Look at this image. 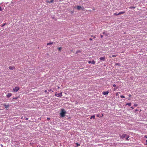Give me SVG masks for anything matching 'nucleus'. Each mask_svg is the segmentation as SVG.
Returning <instances> with one entry per match:
<instances>
[{
	"instance_id": "nucleus-1",
	"label": "nucleus",
	"mask_w": 147,
	"mask_h": 147,
	"mask_svg": "<svg viewBox=\"0 0 147 147\" xmlns=\"http://www.w3.org/2000/svg\"><path fill=\"white\" fill-rule=\"evenodd\" d=\"M61 112L60 113V116L62 117H65V114H66V112L64 109H61Z\"/></svg>"
},
{
	"instance_id": "nucleus-2",
	"label": "nucleus",
	"mask_w": 147,
	"mask_h": 147,
	"mask_svg": "<svg viewBox=\"0 0 147 147\" xmlns=\"http://www.w3.org/2000/svg\"><path fill=\"white\" fill-rule=\"evenodd\" d=\"M127 135L126 134H123V135H121L120 134L119 135V136H120V138H122V139H123V138H126V137L127 136Z\"/></svg>"
},
{
	"instance_id": "nucleus-3",
	"label": "nucleus",
	"mask_w": 147,
	"mask_h": 147,
	"mask_svg": "<svg viewBox=\"0 0 147 147\" xmlns=\"http://www.w3.org/2000/svg\"><path fill=\"white\" fill-rule=\"evenodd\" d=\"M20 89V88L16 86L15 88L13 89V92H17Z\"/></svg>"
},
{
	"instance_id": "nucleus-4",
	"label": "nucleus",
	"mask_w": 147,
	"mask_h": 147,
	"mask_svg": "<svg viewBox=\"0 0 147 147\" xmlns=\"http://www.w3.org/2000/svg\"><path fill=\"white\" fill-rule=\"evenodd\" d=\"M55 96H57V97H59L62 96V94L61 93H58L57 92H56L55 93Z\"/></svg>"
},
{
	"instance_id": "nucleus-5",
	"label": "nucleus",
	"mask_w": 147,
	"mask_h": 147,
	"mask_svg": "<svg viewBox=\"0 0 147 147\" xmlns=\"http://www.w3.org/2000/svg\"><path fill=\"white\" fill-rule=\"evenodd\" d=\"M113 87H115V88L114 89H113V90L114 91H115L116 90H117V89H118L119 88V86H116V85H115V84H113Z\"/></svg>"
},
{
	"instance_id": "nucleus-6",
	"label": "nucleus",
	"mask_w": 147,
	"mask_h": 147,
	"mask_svg": "<svg viewBox=\"0 0 147 147\" xmlns=\"http://www.w3.org/2000/svg\"><path fill=\"white\" fill-rule=\"evenodd\" d=\"M11 95H12V94L11 93H8L6 95L7 97L8 98H9V97H10L11 96Z\"/></svg>"
},
{
	"instance_id": "nucleus-7",
	"label": "nucleus",
	"mask_w": 147,
	"mask_h": 147,
	"mask_svg": "<svg viewBox=\"0 0 147 147\" xmlns=\"http://www.w3.org/2000/svg\"><path fill=\"white\" fill-rule=\"evenodd\" d=\"M100 59L101 61H104L105 60V57H101L100 58Z\"/></svg>"
},
{
	"instance_id": "nucleus-8",
	"label": "nucleus",
	"mask_w": 147,
	"mask_h": 147,
	"mask_svg": "<svg viewBox=\"0 0 147 147\" xmlns=\"http://www.w3.org/2000/svg\"><path fill=\"white\" fill-rule=\"evenodd\" d=\"M109 93V92L108 91H104L102 92V94L104 95H107Z\"/></svg>"
},
{
	"instance_id": "nucleus-9",
	"label": "nucleus",
	"mask_w": 147,
	"mask_h": 147,
	"mask_svg": "<svg viewBox=\"0 0 147 147\" xmlns=\"http://www.w3.org/2000/svg\"><path fill=\"white\" fill-rule=\"evenodd\" d=\"M9 69H10V70H13V69H14V67L10 66L9 67Z\"/></svg>"
},
{
	"instance_id": "nucleus-10",
	"label": "nucleus",
	"mask_w": 147,
	"mask_h": 147,
	"mask_svg": "<svg viewBox=\"0 0 147 147\" xmlns=\"http://www.w3.org/2000/svg\"><path fill=\"white\" fill-rule=\"evenodd\" d=\"M4 107H5V108H8V107H9V104H8L7 105H6L5 104H4Z\"/></svg>"
},
{
	"instance_id": "nucleus-11",
	"label": "nucleus",
	"mask_w": 147,
	"mask_h": 147,
	"mask_svg": "<svg viewBox=\"0 0 147 147\" xmlns=\"http://www.w3.org/2000/svg\"><path fill=\"white\" fill-rule=\"evenodd\" d=\"M88 63H91L92 64H94L95 63V61L94 60L92 61H89L88 62Z\"/></svg>"
},
{
	"instance_id": "nucleus-12",
	"label": "nucleus",
	"mask_w": 147,
	"mask_h": 147,
	"mask_svg": "<svg viewBox=\"0 0 147 147\" xmlns=\"http://www.w3.org/2000/svg\"><path fill=\"white\" fill-rule=\"evenodd\" d=\"M82 7L80 6H77V9L78 10L80 9Z\"/></svg>"
},
{
	"instance_id": "nucleus-13",
	"label": "nucleus",
	"mask_w": 147,
	"mask_h": 147,
	"mask_svg": "<svg viewBox=\"0 0 147 147\" xmlns=\"http://www.w3.org/2000/svg\"><path fill=\"white\" fill-rule=\"evenodd\" d=\"M95 115H92L90 117V119H91L92 118L94 119L95 118Z\"/></svg>"
},
{
	"instance_id": "nucleus-14",
	"label": "nucleus",
	"mask_w": 147,
	"mask_h": 147,
	"mask_svg": "<svg viewBox=\"0 0 147 147\" xmlns=\"http://www.w3.org/2000/svg\"><path fill=\"white\" fill-rule=\"evenodd\" d=\"M53 44V42H52L47 43V45H51L52 44Z\"/></svg>"
},
{
	"instance_id": "nucleus-15",
	"label": "nucleus",
	"mask_w": 147,
	"mask_h": 147,
	"mask_svg": "<svg viewBox=\"0 0 147 147\" xmlns=\"http://www.w3.org/2000/svg\"><path fill=\"white\" fill-rule=\"evenodd\" d=\"M129 138V136L128 135H127V136L125 138H126V140H128V138Z\"/></svg>"
},
{
	"instance_id": "nucleus-16",
	"label": "nucleus",
	"mask_w": 147,
	"mask_h": 147,
	"mask_svg": "<svg viewBox=\"0 0 147 147\" xmlns=\"http://www.w3.org/2000/svg\"><path fill=\"white\" fill-rule=\"evenodd\" d=\"M126 105H128L129 106H130L131 105V103H127L126 104Z\"/></svg>"
},
{
	"instance_id": "nucleus-17",
	"label": "nucleus",
	"mask_w": 147,
	"mask_h": 147,
	"mask_svg": "<svg viewBox=\"0 0 147 147\" xmlns=\"http://www.w3.org/2000/svg\"><path fill=\"white\" fill-rule=\"evenodd\" d=\"M129 9H134L135 8V7H133V6H131L129 7Z\"/></svg>"
},
{
	"instance_id": "nucleus-18",
	"label": "nucleus",
	"mask_w": 147,
	"mask_h": 147,
	"mask_svg": "<svg viewBox=\"0 0 147 147\" xmlns=\"http://www.w3.org/2000/svg\"><path fill=\"white\" fill-rule=\"evenodd\" d=\"M125 13V11H121V12H119V14L120 15L121 14H123V13Z\"/></svg>"
},
{
	"instance_id": "nucleus-19",
	"label": "nucleus",
	"mask_w": 147,
	"mask_h": 147,
	"mask_svg": "<svg viewBox=\"0 0 147 147\" xmlns=\"http://www.w3.org/2000/svg\"><path fill=\"white\" fill-rule=\"evenodd\" d=\"M114 15L115 16H118L119 15V13H114Z\"/></svg>"
},
{
	"instance_id": "nucleus-20",
	"label": "nucleus",
	"mask_w": 147,
	"mask_h": 147,
	"mask_svg": "<svg viewBox=\"0 0 147 147\" xmlns=\"http://www.w3.org/2000/svg\"><path fill=\"white\" fill-rule=\"evenodd\" d=\"M115 65H120V63H116L115 64Z\"/></svg>"
},
{
	"instance_id": "nucleus-21",
	"label": "nucleus",
	"mask_w": 147,
	"mask_h": 147,
	"mask_svg": "<svg viewBox=\"0 0 147 147\" xmlns=\"http://www.w3.org/2000/svg\"><path fill=\"white\" fill-rule=\"evenodd\" d=\"M54 2V0H51L49 2H48L49 3H52L53 2Z\"/></svg>"
},
{
	"instance_id": "nucleus-22",
	"label": "nucleus",
	"mask_w": 147,
	"mask_h": 147,
	"mask_svg": "<svg viewBox=\"0 0 147 147\" xmlns=\"http://www.w3.org/2000/svg\"><path fill=\"white\" fill-rule=\"evenodd\" d=\"M62 48L61 47H59L58 48V49L59 50V51H61V49Z\"/></svg>"
},
{
	"instance_id": "nucleus-23",
	"label": "nucleus",
	"mask_w": 147,
	"mask_h": 147,
	"mask_svg": "<svg viewBox=\"0 0 147 147\" xmlns=\"http://www.w3.org/2000/svg\"><path fill=\"white\" fill-rule=\"evenodd\" d=\"M117 56V55H113L112 56V57H116V56Z\"/></svg>"
},
{
	"instance_id": "nucleus-24",
	"label": "nucleus",
	"mask_w": 147,
	"mask_h": 147,
	"mask_svg": "<svg viewBox=\"0 0 147 147\" xmlns=\"http://www.w3.org/2000/svg\"><path fill=\"white\" fill-rule=\"evenodd\" d=\"M120 97H121V98H125V96H123V95H121V96H120Z\"/></svg>"
},
{
	"instance_id": "nucleus-25",
	"label": "nucleus",
	"mask_w": 147,
	"mask_h": 147,
	"mask_svg": "<svg viewBox=\"0 0 147 147\" xmlns=\"http://www.w3.org/2000/svg\"><path fill=\"white\" fill-rule=\"evenodd\" d=\"M102 34H106V36H107L108 35L107 34H106V33H105V32H103V33H102Z\"/></svg>"
},
{
	"instance_id": "nucleus-26",
	"label": "nucleus",
	"mask_w": 147,
	"mask_h": 147,
	"mask_svg": "<svg viewBox=\"0 0 147 147\" xmlns=\"http://www.w3.org/2000/svg\"><path fill=\"white\" fill-rule=\"evenodd\" d=\"M80 52V51H79V50L78 51H76V53H78Z\"/></svg>"
},
{
	"instance_id": "nucleus-27",
	"label": "nucleus",
	"mask_w": 147,
	"mask_h": 147,
	"mask_svg": "<svg viewBox=\"0 0 147 147\" xmlns=\"http://www.w3.org/2000/svg\"><path fill=\"white\" fill-rule=\"evenodd\" d=\"M134 106L135 107H137L138 106V105L137 104H134Z\"/></svg>"
},
{
	"instance_id": "nucleus-28",
	"label": "nucleus",
	"mask_w": 147,
	"mask_h": 147,
	"mask_svg": "<svg viewBox=\"0 0 147 147\" xmlns=\"http://www.w3.org/2000/svg\"><path fill=\"white\" fill-rule=\"evenodd\" d=\"M47 119L48 120V121H49V120L50 119V118H48V117Z\"/></svg>"
},
{
	"instance_id": "nucleus-29",
	"label": "nucleus",
	"mask_w": 147,
	"mask_h": 147,
	"mask_svg": "<svg viewBox=\"0 0 147 147\" xmlns=\"http://www.w3.org/2000/svg\"><path fill=\"white\" fill-rule=\"evenodd\" d=\"M2 9L1 7H0V11H2Z\"/></svg>"
},
{
	"instance_id": "nucleus-30",
	"label": "nucleus",
	"mask_w": 147,
	"mask_h": 147,
	"mask_svg": "<svg viewBox=\"0 0 147 147\" xmlns=\"http://www.w3.org/2000/svg\"><path fill=\"white\" fill-rule=\"evenodd\" d=\"M77 145V146H80V144H79L78 143H76Z\"/></svg>"
},
{
	"instance_id": "nucleus-31",
	"label": "nucleus",
	"mask_w": 147,
	"mask_h": 147,
	"mask_svg": "<svg viewBox=\"0 0 147 147\" xmlns=\"http://www.w3.org/2000/svg\"><path fill=\"white\" fill-rule=\"evenodd\" d=\"M28 118L26 117L25 118V120H28Z\"/></svg>"
},
{
	"instance_id": "nucleus-32",
	"label": "nucleus",
	"mask_w": 147,
	"mask_h": 147,
	"mask_svg": "<svg viewBox=\"0 0 147 147\" xmlns=\"http://www.w3.org/2000/svg\"><path fill=\"white\" fill-rule=\"evenodd\" d=\"M100 37L101 38H102L103 37V36L102 35H100Z\"/></svg>"
},
{
	"instance_id": "nucleus-33",
	"label": "nucleus",
	"mask_w": 147,
	"mask_h": 147,
	"mask_svg": "<svg viewBox=\"0 0 147 147\" xmlns=\"http://www.w3.org/2000/svg\"><path fill=\"white\" fill-rule=\"evenodd\" d=\"M131 108L132 109H134V108L133 107H131Z\"/></svg>"
},
{
	"instance_id": "nucleus-34",
	"label": "nucleus",
	"mask_w": 147,
	"mask_h": 147,
	"mask_svg": "<svg viewBox=\"0 0 147 147\" xmlns=\"http://www.w3.org/2000/svg\"><path fill=\"white\" fill-rule=\"evenodd\" d=\"M144 137L145 138H147V136H144Z\"/></svg>"
},
{
	"instance_id": "nucleus-35",
	"label": "nucleus",
	"mask_w": 147,
	"mask_h": 147,
	"mask_svg": "<svg viewBox=\"0 0 147 147\" xmlns=\"http://www.w3.org/2000/svg\"><path fill=\"white\" fill-rule=\"evenodd\" d=\"M89 40H92V39L91 38H90L89 39Z\"/></svg>"
},
{
	"instance_id": "nucleus-36",
	"label": "nucleus",
	"mask_w": 147,
	"mask_h": 147,
	"mask_svg": "<svg viewBox=\"0 0 147 147\" xmlns=\"http://www.w3.org/2000/svg\"><path fill=\"white\" fill-rule=\"evenodd\" d=\"M44 92H47V90H45Z\"/></svg>"
},
{
	"instance_id": "nucleus-37",
	"label": "nucleus",
	"mask_w": 147,
	"mask_h": 147,
	"mask_svg": "<svg viewBox=\"0 0 147 147\" xmlns=\"http://www.w3.org/2000/svg\"><path fill=\"white\" fill-rule=\"evenodd\" d=\"M5 24H3V25L2 26H4L5 25Z\"/></svg>"
},
{
	"instance_id": "nucleus-38",
	"label": "nucleus",
	"mask_w": 147,
	"mask_h": 147,
	"mask_svg": "<svg viewBox=\"0 0 147 147\" xmlns=\"http://www.w3.org/2000/svg\"><path fill=\"white\" fill-rule=\"evenodd\" d=\"M146 142L147 143L146 144L147 145V140H146Z\"/></svg>"
},
{
	"instance_id": "nucleus-39",
	"label": "nucleus",
	"mask_w": 147,
	"mask_h": 147,
	"mask_svg": "<svg viewBox=\"0 0 147 147\" xmlns=\"http://www.w3.org/2000/svg\"><path fill=\"white\" fill-rule=\"evenodd\" d=\"M97 117H99V115H97Z\"/></svg>"
},
{
	"instance_id": "nucleus-40",
	"label": "nucleus",
	"mask_w": 147,
	"mask_h": 147,
	"mask_svg": "<svg viewBox=\"0 0 147 147\" xmlns=\"http://www.w3.org/2000/svg\"><path fill=\"white\" fill-rule=\"evenodd\" d=\"M93 37L94 38H96V37L95 36H93Z\"/></svg>"
},
{
	"instance_id": "nucleus-41",
	"label": "nucleus",
	"mask_w": 147,
	"mask_h": 147,
	"mask_svg": "<svg viewBox=\"0 0 147 147\" xmlns=\"http://www.w3.org/2000/svg\"><path fill=\"white\" fill-rule=\"evenodd\" d=\"M112 57V56H109V57H110V58H111V57Z\"/></svg>"
},
{
	"instance_id": "nucleus-42",
	"label": "nucleus",
	"mask_w": 147,
	"mask_h": 147,
	"mask_svg": "<svg viewBox=\"0 0 147 147\" xmlns=\"http://www.w3.org/2000/svg\"><path fill=\"white\" fill-rule=\"evenodd\" d=\"M1 147H3V146L2 145H1Z\"/></svg>"
},
{
	"instance_id": "nucleus-43",
	"label": "nucleus",
	"mask_w": 147,
	"mask_h": 147,
	"mask_svg": "<svg viewBox=\"0 0 147 147\" xmlns=\"http://www.w3.org/2000/svg\"><path fill=\"white\" fill-rule=\"evenodd\" d=\"M103 116V115H102V116Z\"/></svg>"
},
{
	"instance_id": "nucleus-44",
	"label": "nucleus",
	"mask_w": 147,
	"mask_h": 147,
	"mask_svg": "<svg viewBox=\"0 0 147 147\" xmlns=\"http://www.w3.org/2000/svg\"><path fill=\"white\" fill-rule=\"evenodd\" d=\"M1 145L0 144V146Z\"/></svg>"
}]
</instances>
